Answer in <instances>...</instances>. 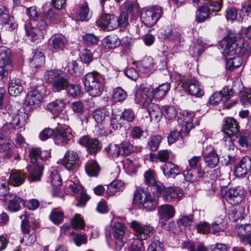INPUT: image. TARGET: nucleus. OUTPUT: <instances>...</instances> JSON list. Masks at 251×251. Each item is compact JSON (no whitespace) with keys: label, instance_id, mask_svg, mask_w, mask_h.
<instances>
[{"label":"nucleus","instance_id":"f257e3e1","mask_svg":"<svg viewBox=\"0 0 251 251\" xmlns=\"http://www.w3.org/2000/svg\"><path fill=\"white\" fill-rule=\"evenodd\" d=\"M226 50L230 55L236 54L233 57L227 58L226 61V68L230 71H233L240 67L242 64V59L240 55L244 54L247 49L236 42L235 37H227L226 39Z\"/></svg>","mask_w":251,"mask_h":251},{"label":"nucleus","instance_id":"f03ea898","mask_svg":"<svg viewBox=\"0 0 251 251\" xmlns=\"http://www.w3.org/2000/svg\"><path fill=\"white\" fill-rule=\"evenodd\" d=\"M85 88L89 95L96 97L102 93L104 87V78L98 72L87 73L82 78Z\"/></svg>","mask_w":251,"mask_h":251},{"label":"nucleus","instance_id":"7ed1b4c3","mask_svg":"<svg viewBox=\"0 0 251 251\" xmlns=\"http://www.w3.org/2000/svg\"><path fill=\"white\" fill-rule=\"evenodd\" d=\"M8 113L12 115V120L10 123L5 124L3 126V131L6 134L11 135L15 134L17 129L21 128L25 124L26 114L24 112H20L16 109L14 112L12 113L8 109Z\"/></svg>","mask_w":251,"mask_h":251},{"label":"nucleus","instance_id":"20e7f679","mask_svg":"<svg viewBox=\"0 0 251 251\" xmlns=\"http://www.w3.org/2000/svg\"><path fill=\"white\" fill-rule=\"evenodd\" d=\"M162 13V8L159 6L154 5L143 10L141 13L140 18L141 21L146 26L151 27L161 17Z\"/></svg>","mask_w":251,"mask_h":251},{"label":"nucleus","instance_id":"39448f33","mask_svg":"<svg viewBox=\"0 0 251 251\" xmlns=\"http://www.w3.org/2000/svg\"><path fill=\"white\" fill-rule=\"evenodd\" d=\"M30 218V216L26 212L21 216L22 220L21 227L24 234L22 241H25L27 245H32L36 240L35 228L30 227L28 225Z\"/></svg>","mask_w":251,"mask_h":251},{"label":"nucleus","instance_id":"423d86ee","mask_svg":"<svg viewBox=\"0 0 251 251\" xmlns=\"http://www.w3.org/2000/svg\"><path fill=\"white\" fill-rule=\"evenodd\" d=\"M130 225L135 235L138 237L137 239L141 241L150 237L154 231L153 227L142 224L136 221H132Z\"/></svg>","mask_w":251,"mask_h":251},{"label":"nucleus","instance_id":"0eeeda50","mask_svg":"<svg viewBox=\"0 0 251 251\" xmlns=\"http://www.w3.org/2000/svg\"><path fill=\"white\" fill-rule=\"evenodd\" d=\"M126 230V226L121 223H115L112 227L111 234L115 240L116 248L117 250H121L126 241L125 236Z\"/></svg>","mask_w":251,"mask_h":251},{"label":"nucleus","instance_id":"6e6552de","mask_svg":"<svg viewBox=\"0 0 251 251\" xmlns=\"http://www.w3.org/2000/svg\"><path fill=\"white\" fill-rule=\"evenodd\" d=\"M78 143L86 148V151L91 154H96L102 148L101 143L96 138H91L88 135L81 137Z\"/></svg>","mask_w":251,"mask_h":251},{"label":"nucleus","instance_id":"1a4fd4ad","mask_svg":"<svg viewBox=\"0 0 251 251\" xmlns=\"http://www.w3.org/2000/svg\"><path fill=\"white\" fill-rule=\"evenodd\" d=\"M244 191L240 187L229 189L225 192L223 197L230 204L235 205L240 204L244 199Z\"/></svg>","mask_w":251,"mask_h":251},{"label":"nucleus","instance_id":"9d476101","mask_svg":"<svg viewBox=\"0 0 251 251\" xmlns=\"http://www.w3.org/2000/svg\"><path fill=\"white\" fill-rule=\"evenodd\" d=\"M182 87L192 96L200 98L204 94L202 86L196 79H188L182 82Z\"/></svg>","mask_w":251,"mask_h":251},{"label":"nucleus","instance_id":"9b49d317","mask_svg":"<svg viewBox=\"0 0 251 251\" xmlns=\"http://www.w3.org/2000/svg\"><path fill=\"white\" fill-rule=\"evenodd\" d=\"M61 163L67 169L74 170L79 167L81 162L76 152L68 151L62 159Z\"/></svg>","mask_w":251,"mask_h":251},{"label":"nucleus","instance_id":"f8f14e48","mask_svg":"<svg viewBox=\"0 0 251 251\" xmlns=\"http://www.w3.org/2000/svg\"><path fill=\"white\" fill-rule=\"evenodd\" d=\"M240 126L237 121L233 118L224 119L222 125V131L229 136H236L240 132Z\"/></svg>","mask_w":251,"mask_h":251},{"label":"nucleus","instance_id":"ddd939ff","mask_svg":"<svg viewBox=\"0 0 251 251\" xmlns=\"http://www.w3.org/2000/svg\"><path fill=\"white\" fill-rule=\"evenodd\" d=\"M144 107L147 109L151 121L158 123L160 121L162 116V111L157 104L152 102L151 99H147L144 104Z\"/></svg>","mask_w":251,"mask_h":251},{"label":"nucleus","instance_id":"4468645a","mask_svg":"<svg viewBox=\"0 0 251 251\" xmlns=\"http://www.w3.org/2000/svg\"><path fill=\"white\" fill-rule=\"evenodd\" d=\"M71 137L72 134L70 130L61 126L56 128L53 139L56 144L64 146L68 144Z\"/></svg>","mask_w":251,"mask_h":251},{"label":"nucleus","instance_id":"2eb2a0df","mask_svg":"<svg viewBox=\"0 0 251 251\" xmlns=\"http://www.w3.org/2000/svg\"><path fill=\"white\" fill-rule=\"evenodd\" d=\"M117 20V17L114 15L105 14L101 16L97 23L108 30H112L118 27Z\"/></svg>","mask_w":251,"mask_h":251},{"label":"nucleus","instance_id":"dca6fc26","mask_svg":"<svg viewBox=\"0 0 251 251\" xmlns=\"http://www.w3.org/2000/svg\"><path fill=\"white\" fill-rule=\"evenodd\" d=\"M251 169V158L248 156H244L235 168V173L238 177L244 176L247 175Z\"/></svg>","mask_w":251,"mask_h":251},{"label":"nucleus","instance_id":"f3484780","mask_svg":"<svg viewBox=\"0 0 251 251\" xmlns=\"http://www.w3.org/2000/svg\"><path fill=\"white\" fill-rule=\"evenodd\" d=\"M41 100V95L36 91L30 92L25 97V108L29 110L36 108L39 106Z\"/></svg>","mask_w":251,"mask_h":251},{"label":"nucleus","instance_id":"a211bd4d","mask_svg":"<svg viewBox=\"0 0 251 251\" xmlns=\"http://www.w3.org/2000/svg\"><path fill=\"white\" fill-rule=\"evenodd\" d=\"M26 169L28 172L27 177L30 182L40 180L44 170L43 164H30L27 166Z\"/></svg>","mask_w":251,"mask_h":251},{"label":"nucleus","instance_id":"6ab92c4d","mask_svg":"<svg viewBox=\"0 0 251 251\" xmlns=\"http://www.w3.org/2000/svg\"><path fill=\"white\" fill-rule=\"evenodd\" d=\"M233 91L228 88H225L222 91L216 92L210 96L209 103L210 104H216L221 100L226 101L233 96Z\"/></svg>","mask_w":251,"mask_h":251},{"label":"nucleus","instance_id":"aec40b11","mask_svg":"<svg viewBox=\"0 0 251 251\" xmlns=\"http://www.w3.org/2000/svg\"><path fill=\"white\" fill-rule=\"evenodd\" d=\"M209 148L212 149V150L209 152L204 153L203 157L206 167L214 168L218 165L219 162V158L216 150L211 146H209Z\"/></svg>","mask_w":251,"mask_h":251},{"label":"nucleus","instance_id":"412c9836","mask_svg":"<svg viewBox=\"0 0 251 251\" xmlns=\"http://www.w3.org/2000/svg\"><path fill=\"white\" fill-rule=\"evenodd\" d=\"M164 175L168 178H175L180 174L179 167L171 162H166L162 167Z\"/></svg>","mask_w":251,"mask_h":251},{"label":"nucleus","instance_id":"4be33fe9","mask_svg":"<svg viewBox=\"0 0 251 251\" xmlns=\"http://www.w3.org/2000/svg\"><path fill=\"white\" fill-rule=\"evenodd\" d=\"M28 156L31 164H43L46 160V157L43 155L42 152L39 148H32L28 153Z\"/></svg>","mask_w":251,"mask_h":251},{"label":"nucleus","instance_id":"5701e85b","mask_svg":"<svg viewBox=\"0 0 251 251\" xmlns=\"http://www.w3.org/2000/svg\"><path fill=\"white\" fill-rule=\"evenodd\" d=\"M27 177V174L22 171H12L9 176V183L14 186L22 185Z\"/></svg>","mask_w":251,"mask_h":251},{"label":"nucleus","instance_id":"b1692460","mask_svg":"<svg viewBox=\"0 0 251 251\" xmlns=\"http://www.w3.org/2000/svg\"><path fill=\"white\" fill-rule=\"evenodd\" d=\"M75 17L76 21L81 22L87 21L90 19L91 12L87 2L83 1L80 4L79 10L75 14Z\"/></svg>","mask_w":251,"mask_h":251},{"label":"nucleus","instance_id":"393cba45","mask_svg":"<svg viewBox=\"0 0 251 251\" xmlns=\"http://www.w3.org/2000/svg\"><path fill=\"white\" fill-rule=\"evenodd\" d=\"M68 75L64 72L52 84V90L53 92H59L65 90L69 85Z\"/></svg>","mask_w":251,"mask_h":251},{"label":"nucleus","instance_id":"a878e982","mask_svg":"<svg viewBox=\"0 0 251 251\" xmlns=\"http://www.w3.org/2000/svg\"><path fill=\"white\" fill-rule=\"evenodd\" d=\"M5 201H9L8 209L11 212H16L21 208V204L23 203V200L20 197L14 194L6 196Z\"/></svg>","mask_w":251,"mask_h":251},{"label":"nucleus","instance_id":"bb28decb","mask_svg":"<svg viewBox=\"0 0 251 251\" xmlns=\"http://www.w3.org/2000/svg\"><path fill=\"white\" fill-rule=\"evenodd\" d=\"M183 174L185 180L190 182L196 181L202 176V173L199 168H187Z\"/></svg>","mask_w":251,"mask_h":251},{"label":"nucleus","instance_id":"cd10ccee","mask_svg":"<svg viewBox=\"0 0 251 251\" xmlns=\"http://www.w3.org/2000/svg\"><path fill=\"white\" fill-rule=\"evenodd\" d=\"M24 88L19 79H13L9 84L8 93L10 95L16 97L23 91Z\"/></svg>","mask_w":251,"mask_h":251},{"label":"nucleus","instance_id":"c85d7f7f","mask_svg":"<svg viewBox=\"0 0 251 251\" xmlns=\"http://www.w3.org/2000/svg\"><path fill=\"white\" fill-rule=\"evenodd\" d=\"M194 117V113L188 111L185 112V114L183 115V121L185 124L182 127V132L188 133L190 130L194 127L192 122Z\"/></svg>","mask_w":251,"mask_h":251},{"label":"nucleus","instance_id":"c756f323","mask_svg":"<svg viewBox=\"0 0 251 251\" xmlns=\"http://www.w3.org/2000/svg\"><path fill=\"white\" fill-rule=\"evenodd\" d=\"M158 213L161 218H172L175 214L174 207L169 204H163L158 208Z\"/></svg>","mask_w":251,"mask_h":251},{"label":"nucleus","instance_id":"7c9ffc66","mask_svg":"<svg viewBox=\"0 0 251 251\" xmlns=\"http://www.w3.org/2000/svg\"><path fill=\"white\" fill-rule=\"evenodd\" d=\"M125 124L124 120L119 115L118 109H113L112 115L110 121V125L112 128L114 130L120 129Z\"/></svg>","mask_w":251,"mask_h":251},{"label":"nucleus","instance_id":"2f4dec72","mask_svg":"<svg viewBox=\"0 0 251 251\" xmlns=\"http://www.w3.org/2000/svg\"><path fill=\"white\" fill-rule=\"evenodd\" d=\"M45 61V57L43 52L39 50H36L30 60V64L31 67L39 68L44 65Z\"/></svg>","mask_w":251,"mask_h":251},{"label":"nucleus","instance_id":"473e14b6","mask_svg":"<svg viewBox=\"0 0 251 251\" xmlns=\"http://www.w3.org/2000/svg\"><path fill=\"white\" fill-rule=\"evenodd\" d=\"M124 189V183L119 180H114L107 185L106 192L109 196H113Z\"/></svg>","mask_w":251,"mask_h":251},{"label":"nucleus","instance_id":"72a5a7b5","mask_svg":"<svg viewBox=\"0 0 251 251\" xmlns=\"http://www.w3.org/2000/svg\"><path fill=\"white\" fill-rule=\"evenodd\" d=\"M210 10L205 5H202L198 8L196 12V21L198 23L204 22L210 18Z\"/></svg>","mask_w":251,"mask_h":251},{"label":"nucleus","instance_id":"f704fd0d","mask_svg":"<svg viewBox=\"0 0 251 251\" xmlns=\"http://www.w3.org/2000/svg\"><path fill=\"white\" fill-rule=\"evenodd\" d=\"M11 50L6 47H0V65H12Z\"/></svg>","mask_w":251,"mask_h":251},{"label":"nucleus","instance_id":"c9c22d12","mask_svg":"<svg viewBox=\"0 0 251 251\" xmlns=\"http://www.w3.org/2000/svg\"><path fill=\"white\" fill-rule=\"evenodd\" d=\"M179 196L178 190L172 187L166 188L163 192V200L167 202H171Z\"/></svg>","mask_w":251,"mask_h":251},{"label":"nucleus","instance_id":"e433bc0d","mask_svg":"<svg viewBox=\"0 0 251 251\" xmlns=\"http://www.w3.org/2000/svg\"><path fill=\"white\" fill-rule=\"evenodd\" d=\"M26 34L30 37V40L33 42L37 43L41 39L43 38V36L41 34V31L35 27H29L28 25H25Z\"/></svg>","mask_w":251,"mask_h":251},{"label":"nucleus","instance_id":"4c0bfd02","mask_svg":"<svg viewBox=\"0 0 251 251\" xmlns=\"http://www.w3.org/2000/svg\"><path fill=\"white\" fill-rule=\"evenodd\" d=\"M105 47L108 48L114 49L119 47L121 43L119 37L114 34L107 36L103 40Z\"/></svg>","mask_w":251,"mask_h":251},{"label":"nucleus","instance_id":"58836bf2","mask_svg":"<svg viewBox=\"0 0 251 251\" xmlns=\"http://www.w3.org/2000/svg\"><path fill=\"white\" fill-rule=\"evenodd\" d=\"M153 65V59L149 57L145 58L140 61L137 65L140 71L143 73H148L152 69Z\"/></svg>","mask_w":251,"mask_h":251},{"label":"nucleus","instance_id":"ea45409f","mask_svg":"<svg viewBox=\"0 0 251 251\" xmlns=\"http://www.w3.org/2000/svg\"><path fill=\"white\" fill-rule=\"evenodd\" d=\"M85 170L87 174L91 176H97L100 171V167L95 160H90L86 164Z\"/></svg>","mask_w":251,"mask_h":251},{"label":"nucleus","instance_id":"a19ab883","mask_svg":"<svg viewBox=\"0 0 251 251\" xmlns=\"http://www.w3.org/2000/svg\"><path fill=\"white\" fill-rule=\"evenodd\" d=\"M236 136L241 147L248 148L251 146V132H239Z\"/></svg>","mask_w":251,"mask_h":251},{"label":"nucleus","instance_id":"79ce46f5","mask_svg":"<svg viewBox=\"0 0 251 251\" xmlns=\"http://www.w3.org/2000/svg\"><path fill=\"white\" fill-rule=\"evenodd\" d=\"M170 88V83H165L162 84L153 90V96L157 99H161L167 94Z\"/></svg>","mask_w":251,"mask_h":251},{"label":"nucleus","instance_id":"37998d69","mask_svg":"<svg viewBox=\"0 0 251 251\" xmlns=\"http://www.w3.org/2000/svg\"><path fill=\"white\" fill-rule=\"evenodd\" d=\"M145 198L143 202L144 208L147 210H154L157 204V201L155 198H152L150 194L144 193Z\"/></svg>","mask_w":251,"mask_h":251},{"label":"nucleus","instance_id":"c03bdc74","mask_svg":"<svg viewBox=\"0 0 251 251\" xmlns=\"http://www.w3.org/2000/svg\"><path fill=\"white\" fill-rule=\"evenodd\" d=\"M26 14L31 24L37 23V21L42 15L41 12L37 9L36 6H31L26 8Z\"/></svg>","mask_w":251,"mask_h":251},{"label":"nucleus","instance_id":"a18cd8bd","mask_svg":"<svg viewBox=\"0 0 251 251\" xmlns=\"http://www.w3.org/2000/svg\"><path fill=\"white\" fill-rule=\"evenodd\" d=\"M64 72L59 70L47 71L45 73V80L48 83H53Z\"/></svg>","mask_w":251,"mask_h":251},{"label":"nucleus","instance_id":"49530a36","mask_svg":"<svg viewBox=\"0 0 251 251\" xmlns=\"http://www.w3.org/2000/svg\"><path fill=\"white\" fill-rule=\"evenodd\" d=\"M109 114V112L106 108H102L95 110L93 112V116L97 123H100L108 117Z\"/></svg>","mask_w":251,"mask_h":251},{"label":"nucleus","instance_id":"de8ad7c7","mask_svg":"<svg viewBox=\"0 0 251 251\" xmlns=\"http://www.w3.org/2000/svg\"><path fill=\"white\" fill-rule=\"evenodd\" d=\"M51 45L52 48L56 51L63 50L66 46V40L62 37L53 36Z\"/></svg>","mask_w":251,"mask_h":251},{"label":"nucleus","instance_id":"09e8293b","mask_svg":"<svg viewBox=\"0 0 251 251\" xmlns=\"http://www.w3.org/2000/svg\"><path fill=\"white\" fill-rule=\"evenodd\" d=\"M81 65H82V63L78 65L76 61H73L68 64V71L70 74L73 75H79L83 73L84 71L83 67Z\"/></svg>","mask_w":251,"mask_h":251},{"label":"nucleus","instance_id":"8fccbe9b","mask_svg":"<svg viewBox=\"0 0 251 251\" xmlns=\"http://www.w3.org/2000/svg\"><path fill=\"white\" fill-rule=\"evenodd\" d=\"M162 137L159 135H156L151 137L148 143L149 149L152 151H157L158 149Z\"/></svg>","mask_w":251,"mask_h":251},{"label":"nucleus","instance_id":"3c124183","mask_svg":"<svg viewBox=\"0 0 251 251\" xmlns=\"http://www.w3.org/2000/svg\"><path fill=\"white\" fill-rule=\"evenodd\" d=\"M14 151L10 147V144L0 146V159H10L13 157Z\"/></svg>","mask_w":251,"mask_h":251},{"label":"nucleus","instance_id":"603ef678","mask_svg":"<svg viewBox=\"0 0 251 251\" xmlns=\"http://www.w3.org/2000/svg\"><path fill=\"white\" fill-rule=\"evenodd\" d=\"M127 97L126 92L121 87L115 88L113 91V99L116 102L124 101Z\"/></svg>","mask_w":251,"mask_h":251},{"label":"nucleus","instance_id":"864d4df0","mask_svg":"<svg viewBox=\"0 0 251 251\" xmlns=\"http://www.w3.org/2000/svg\"><path fill=\"white\" fill-rule=\"evenodd\" d=\"M121 156H126L134 151V147L129 142H123L120 145Z\"/></svg>","mask_w":251,"mask_h":251},{"label":"nucleus","instance_id":"5fc2aeb1","mask_svg":"<svg viewBox=\"0 0 251 251\" xmlns=\"http://www.w3.org/2000/svg\"><path fill=\"white\" fill-rule=\"evenodd\" d=\"M171 151L169 150H161L158 151L157 155L152 153L150 154V156L151 160L154 158L158 159L161 162H168L169 158Z\"/></svg>","mask_w":251,"mask_h":251},{"label":"nucleus","instance_id":"6e6d98bb","mask_svg":"<svg viewBox=\"0 0 251 251\" xmlns=\"http://www.w3.org/2000/svg\"><path fill=\"white\" fill-rule=\"evenodd\" d=\"M105 150L113 158L121 156L120 145L110 144L105 148Z\"/></svg>","mask_w":251,"mask_h":251},{"label":"nucleus","instance_id":"4d7b16f0","mask_svg":"<svg viewBox=\"0 0 251 251\" xmlns=\"http://www.w3.org/2000/svg\"><path fill=\"white\" fill-rule=\"evenodd\" d=\"M205 5L209 9L210 12H219L221 10L222 4L217 0H205Z\"/></svg>","mask_w":251,"mask_h":251},{"label":"nucleus","instance_id":"13d9d810","mask_svg":"<svg viewBox=\"0 0 251 251\" xmlns=\"http://www.w3.org/2000/svg\"><path fill=\"white\" fill-rule=\"evenodd\" d=\"M119 115L123 118L124 122L126 120L127 122H132L135 118V115L133 112V110L130 109H126L123 111H119Z\"/></svg>","mask_w":251,"mask_h":251},{"label":"nucleus","instance_id":"bf43d9fd","mask_svg":"<svg viewBox=\"0 0 251 251\" xmlns=\"http://www.w3.org/2000/svg\"><path fill=\"white\" fill-rule=\"evenodd\" d=\"M72 226L75 229H83L85 226L84 221L79 214H76L71 221Z\"/></svg>","mask_w":251,"mask_h":251},{"label":"nucleus","instance_id":"052dcab7","mask_svg":"<svg viewBox=\"0 0 251 251\" xmlns=\"http://www.w3.org/2000/svg\"><path fill=\"white\" fill-rule=\"evenodd\" d=\"M210 225L207 222L198 224L195 226V228L198 233L208 234L210 233Z\"/></svg>","mask_w":251,"mask_h":251},{"label":"nucleus","instance_id":"680f3d73","mask_svg":"<svg viewBox=\"0 0 251 251\" xmlns=\"http://www.w3.org/2000/svg\"><path fill=\"white\" fill-rule=\"evenodd\" d=\"M147 99H151L142 90H138L135 94V100L137 103L142 105L146 102Z\"/></svg>","mask_w":251,"mask_h":251},{"label":"nucleus","instance_id":"e2e57ef3","mask_svg":"<svg viewBox=\"0 0 251 251\" xmlns=\"http://www.w3.org/2000/svg\"><path fill=\"white\" fill-rule=\"evenodd\" d=\"M242 208H232L230 211L229 217L231 220L235 222L240 218L242 219Z\"/></svg>","mask_w":251,"mask_h":251},{"label":"nucleus","instance_id":"0e129e2a","mask_svg":"<svg viewBox=\"0 0 251 251\" xmlns=\"http://www.w3.org/2000/svg\"><path fill=\"white\" fill-rule=\"evenodd\" d=\"M65 102L62 100H57L53 102L49 103L48 107L51 111H62L65 108Z\"/></svg>","mask_w":251,"mask_h":251},{"label":"nucleus","instance_id":"69168bd1","mask_svg":"<svg viewBox=\"0 0 251 251\" xmlns=\"http://www.w3.org/2000/svg\"><path fill=\"white\" fill-rule=\"evenodd\" d=\"M65 90H66L67 93L73 98L78 96L80 93V87L78 85L70 84V82H69V85H68L67 88Z\"/></svg>","mask_w":251,"mask_h":251},{"label":"nucleus","instance_id":"338daca9","mask_svg":"<svg viewBox=\"0 0 251 251\" xmlns=\"http://www.w3.org/2000/svg\"><path fill=\"white\" fill-rule=\"evenodd\" d=\"M143 244V241H139L138 239H133L130 242L128 251H144V248Z\"/></svg>","mask_w":251,"mask_h":251},{"label":"nucleus","instance_id":"774afa93","mask_svg":"<svg viewBox=\"0 0 251 251\" xmlns=\"http://www.w3.org/2000/svg\"><path fill=\"white\" fill-rule=\"evenodd\" d=\"M162 241L155 237L154 241H153L149 246L148 251H163Z\"/></svg>","mask_w":251,"mask_h":251}]
</instances>
